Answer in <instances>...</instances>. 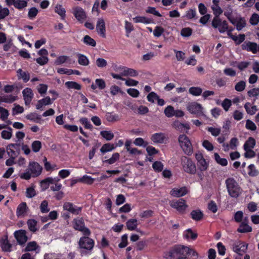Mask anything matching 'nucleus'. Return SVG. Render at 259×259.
Returning a JSON list of instances; mask_svg holds the SVG:
<instances>
[{
	"label": "nucleus",
	"mask_w": 259,
	"mask_h": 259,
	"mask_svg": "<svg viewBox=\"0 0 259 259\" xmlns=\"http://www.w3.org/2000/svg\"><path fill=\"white\" fill-rule=\"evenodd\" d=\"M165 259H197L198 252L194 249L181 244H176L163 252Z\"/></svg>",
	"instance_id": "f257e3e1"
},
{
	"label": "nucleus",
	"mask_w": 259,
	"mask_h": 259,
	"mask_svg": "<svg viewBox=\"0 0 259 259\" xmlns=\"http://www.w3.org/2000/svg\"><path fill=\"white\" fill-rule=\"evenodd\" d=\"M90 236L83 235L80 238L78 242L79 248L81 249L80 252L82 255L87 254L94 247L95 241L89 237Z\"/></svg>",
	"instance_id": "f03ea898"
},
{
	"label": "nucleus",
	"mask_w": 259,
	"mask_h": 259,
	"mask_svg": "<svg viewBox=\"0 0 259 259\" xmlns=\"http://www.w3.org/2000/svg\"><path fill=\"white\" fill-rule=\"evenodd\" d=\"M225 184L229 195L232 198H237L241 193V188L233 178H228L225 180Z\"/></svg>",
	"instance_id": "7ed1b4c3"
},
{
	"label": "nucleus",
	"mask_w": 259,
	"mask_h": 259,
	"mask_svg": "<svg viewBox=\"0 0 259 259\" xmlns=\"http://www.w3.org/2000/svg\"><path fill=\"white\" fill-rule=\"evenodd\" d=\"M178 141L185 153L191 155L193 153L192 144L189 138L185 135H180Z\"/></svg>",
	"instance_id": "20e7f679"
},
{
	"label": "nucleus",
	"mask_w": 259,
	"mask_h": 259,
	"mask_svg": "<svg viewBox=\"0 0 259 259\" xmlns=\"http://www.w3.org/2000/svg\"><path fill=\"white\" fill-rule=\"evenodd\" d=\"M73 224V228L75 230L82 232L83 235H91V232L88 228L85 227L84 221L82 218H80L78 219H74Z\"/></svg>",
	"instance_id": "39448f33"
},
{
	"label": "nucleus",
	"mask_w": 259,
	"mask_h": 259,
	"mask_svg": "<svg viewBox=\"0 0 259 259\" xmlns=\"http://www.w3.org/2000/svg\"><path fill=\"white\" fill-rule=\"evenodd\" d=\"M172 208L176 209L180 214H184L188 207L186 200L181 198L177 201H172L170 204Z\"/></svg>",
	"instance_id": "423d86ee"
},
{
	"label": "nucleus",
	"mask_w": 259,
	"mask_h": 259,
	"mask_svg": "<svg viewBox=\"0 0 259 259\" xmlns=\"http://www.w3.org/2000/svg\"><path fill=\"white\" fill-rule=\"evenodd\" d=\"M248 246V243L243 241H239L233 244L232 250L239 255L241 256L246 252Z\"/></svg>",
	"instance_id": "0eeeda50"
},
{
	"label": "nucleus",
	"mask_w": 259,
	"mask_h": 259,
	"mask_svg": "<svg viewBox=\"0 0 259 259\" xmlns=\"http://www.w3.org/2000/svg\"><path fill=\"white\" fill-rule=\"evenodd\" d=\"M187 110L191 114H195L197 116H201L203 115V107L202 105L197 102H192L187 106Z\"/></svg>",
	"instance_id": "6e6552de"
},
{
	"label": "nucleus",
	"mask_w": 259,
	"mask_h": 259,
	"mask_svg": "<svg viewBox=\"0 0 259 259\" xmlns=\"http://www.w3.org/2000/svg\"><path fill=\"white\" fill-rule=\"evenodd\" d=\"M63 208L64 210H66L74 215L79 214L82 210L81 207L75 205L73 203L70 202H65L63 205Z\"/></svg>",
	"instance_id": "1a4fd4ad"
},
{
	"label": "nucleus",
	"mask_w": 259,
	"mask_h": 259,
	"mask_svg": "<svg viewBox=\"0 0 259 259\" xmlns=\"http://www.w3.org/2000/svg\"><path fill=\"white\" fill-rule=\"evenodd\" d=\"M42 167L38 163L35 161L30 162L27 170H29L33 177L39 176L42 171Z\"/></svg>",
	"instance_id": "9d476101"
},
{
	"label": "nucleus",
	"mask_w": 259,
	"mask_h": 259,
	"mask_svg": "<svg viewBox=\"0 0 259 259\" xmlns=\"http://www.w3.org/2000/svg\"><path fill=\"white\" fill-rule=\"evenodd\" d=\"M186 160L183 161V167L184 171L190 174L196 173V168L195 163L190 158H185Z\"/></svg>",
	"instance_id": "9b49d317"
},
{
	"label": "nucleus",
	"mask_w": 259,
	"mask_h": 259,
	"mask_svg": "<svg viewBox=\"0 0 259 259\" xmlns=\"http://www.w3.org/2000/svg\"><path fill=\"white\" fill-rule=\"evenodd\" d=\"M116 71H121V75L123 76L136 77L139 74L137 70L122 66H119Z\"/></svg>",
	"instance_id": "f8f14e48"
},
{
	"label": "nucleus",
	"mask_w": 259,
	"mask_h": 259,
	"mask_svg": "<svg viewBox=\"0 0 259 259\" xmlns=\"http://www.w3.org/2000/svg\"><path fill=\"white\" fill-rule=\"evenodd\" d=\"M14 235L20 245L25 244L28 240L27 236H26V231L25 230L21 229L16 231Z\"/></svg>",
	"instance_id": "ddd939ff"
},
{
	"label": "nucleus",
	"mask_w": 259,
	"mask_h": 259,
	"mask_svg": "<svg viewBox=\"0 0 259 259\" xmlns=\"http://www.w3.org/2000/svg\"><path fill=\"white\" fill-rule=\"evenodd\" d=\"M73 14L75 18L80 22L82 23L87 18V15L83 9L79 7L73 9Z\"/></svg>",
	"instance_id": "4468645a"
},
{
	"label": "nucleus",
	"mask_w": 259,
	"mask_h": 259,
	"mask_svg": "<svg viewBox=\"0 0 259 259\" xmlns=\"http://www.w3.org/2000/svg\"><path fill=\"white\" fill-rule=\"evenodd\" d=\"M241 48L243 50L251 52L253 54L257 52V45L256 42L245 41L241 45Z\"/></svg>",
	"instance_id": "2eb2a0df"
},
{
	"label": "nucleus",
	"mask_w": 259,
	"mask_h": 259,
	"mask_svg": "<svg viewBox=\"0 0 259 259\" xmlns=\"http://www.w3.org/2000/svg\"><path fill=\"white\" fill-rule=\"evenodd\" d=\"M97 31L100 35L103 38L106 37V26L104 20L103 18H99L98 20L96 25Z\"/></svg>",
	"instance_id": "dca6fc26"
},
{
	"label": "nucleus",
	"mask_w": 259,
	"mask_h": 259,
	"mask_svg": "<svg viewBox=\"0 0 259 259\" xmlns=\"http://www.w3.org/2000/svg\"><path fill=\"white\" fill-rule=\"evenodd\" d=\"M188 189L186 187H182L180 188H174L170 191V195L175 197L184 196L188 193Z\"/></svg>",
	"instance_id": "f3484780"
},
{
	"label": "nucleus",
	"mask_w": 259,
	"mask_h": 259,
	"mask_svg": "<svg viewBox=\"0 0 259 259\" xmlns=\"http://www.w3.org/2000/svg\"><path fill=\"white\" fill-rule=\"evenodd\" d=\"M151 140L155 143L163 144L167 140V138L163 133H157L152 135Z\"/></svg>",
	"instance_id": "a211bd4d"
},
{
	"label": "nucleus",
	"mask_w": 259,
	"mask_h": 259,
	"mask_svg": "<svg viewBox=\"0 0 259 259\" xmlns=\"http://www.w3.org/2000/svg\"><path fill=\"white\" fill-rule=\"evenodd\" d=\"M22 94L25 104L26 105H29L34 96L32 90L30 88H27L23 90Z\"/></svg>",
	"instance_id": "6ab92c4d"
},
{
	"label": "nucleus",
	"mask_w": 259,
	"mask_h": 259,
	"mask_svg": "<svg viewBox=\"0 0 259 259\" xmlns=\"http://www.w3.org/2000/svg\"><path fill=\"white\" fill-rule=\"evenodd\" d=\"M252 231V228L251 226L244 222H241L237 229V232L240 233H248Z\"/></svg>",
	"instance_id": "aec40b11"
},
{
	"label": "nucleus",
	"mask_w": 259,
	"mask_h": 259,
	"mask_svg": "<svg viewBox=\"0 0 259 259\" xmlns=\"http://www.w3.org/2000/svg\"><path fill=\"white\" fill-rule=\"evenodd\" d=\"M174 126L176 129L181 132H184L186 130V133L190 129V127L189 123H182L178 121H176L174 122Z\"/></svg>",
	"instance_id": "412c9836"
},
{
	"label": "nucleus",
	"mask_w": 259,
	"mask_h": 259,
	"mask_svg": "<svg viewBox=\"0 0 259 259\" xmlns=\"http://www.w3.org/2000/svg\"><path fill=\"white\" fill-rule=\"evenodd\" d=\"M26 118L31 121L37 123H41L42 121L41 116L35 112L30 113V114H27L26 116Z\"/></svg>",
	"instance_id": "4be33fe9"
},
{
	"label": "nucleus",
	"mask_w": 259,
	"mask_h": 259,
	"mask_svg": "<svg viewBox=\"0 0 259 259\" xmlns=\"http://www.w3.org/2000/svg\"><path fill=\"white\" fill-rule=\"evenodd\" d=\"M184 238L187 240L191 239L195 240L198 237V234L194 232L191 229H188L184 231L183 233Z\"/></svg>",
	"instance_id": "5701e85b"
},
{
	"label": "nucleus",
	"mask_w": 259,
	"mask_h": 259,
	"mask_svg": "<svg viewBox=\"0 0 259 259\" xmlns=\"http://www.w3.org/2000/svg\"><path fill=\"white\" fill-rule=\"evenodd\" d=\"M76 56L78 59V63L82 66H88L90 64V61L88 57L82 54L77 53Z\"/></svg>",
	"instance_id": "b1692460"
},
{
	"label": "nucleus",
	"mask_w": 259,
	"mask_h": 259,
	"mask_svg": "<svg viewBox=\"0 0 259 259\" xmlns=\"http://www.w3.org/2000/svg\"><path fill=\"white\" fill-rule=\"evenodd\" d=\"M0 243L3 251L5 252H10L11 251L12 245L9 243L7 238L1 239Z\"/></svg>",
	"instance_id": "393cba45"
},
{
	"label": "nucleus",
	"mask_w": 259,
	"mask_h": 259,
	"mask_svg": "<svg viewBox=\"0 0 259 259\" xmlns=\"http://www.w3.org/2000/svg\"><path fill=\"white\" fill-rule=\"evenodd\" d=\"M191 218L196 221L201 220L203 217V213L200 209L193 210L190 213Z\"/></svg>",
	"instance_id": "a878e982"
},
{
	"label": "nucleus",
	"mask_w": 259,
	"mask_h": 259,
	"mask_svg": "<svg viewBox=\"0 0 259 259\" xmlns=\"http://www.w3.org/2000/svg\"><path fill=\"white\" fill-rule=\"evenodd\" d=\"M28 209L26 202H22L17 207V215L19 217L20 216L24 215Z\"/></svg>",
	"instance_id": "bb28decb"
},
{
	"label": "nucleus",
	"mask_w": 259,
	"mask_h": 259,
	"mask_svg": "<svg viewBox=\"0 0 259 259\" xmlns=\"http://www.w3.org/2000/svg\"><path fill=\"white\" fill-rule=\"evenodd\" d=\"M19 79L22 78L24 82H27L30 79V74L27 72H25L22 69H19L17 71Z\"/></svg>",
	"instance_id": "cd10ccee"
},
{
	"label": "nucleus",
	"mask_w": 259,
	"mask_h": 259,
	"mask_svg": "<svg viewBox=\"0 0 259 259\" xmlns=\"http://www.w3.org/2000/svg\"><path fill=\"white\" fill-rule=\"evenodd\" d=\"M16 100V97L12 95H0V103H12Z\"/></svg>",
	"instance_id": "c85d7f7f"
},
{
	"label": "nucleus",
	"mask_w": 259,
	"mask_h": 259,
	"mask_svg": "<svg viewBox=\"0 0 259 259\" xmlns=\"http://www.w3.org/2000/svg\"><path fill=\"white\" fill-rule=\"evenodd\" d=\"M106 120L109 122H114L120 120V117L117 114L107 112L105 115Z\"/></svg>",
	"instance_id": "c756f323"
},
{
	"label": "nucleus",
	"mask_w": 259,
	"mask_h": 259,
	"mask_svg": "<svg viewBox=\"0 0 259 259\" xmlns=\"http://www.w3.org/2000/svg\"><path fill=\"white\" fill-rule=\"evenodd\" d=\"M135 23H142L144 24H150L152 22V20L145 16H137L133 18Z\"/></svg>",
	"instance_id": "7c9ffc66"
},
{
	"label": "nucleus",
	"mask_w": 259,
	"mask_h": 259,
	"mask_svg": "<svg viewBox=\"0 0 259 259\" xmlns=\"http://www.w3.org/2000/svg\"><path fill=\"white\" fill-rule=\"evenodd\" d=\"M55 12L60 15L62 19H64L66 17V10L61 5L57 4L55 8Z\"/></svg>",
	"instance_id": "2f4dec72"
},
{
	"label": "nucleus",
	"mask_w": 259,
	"mask_h": 259,
	"mask_svg": "<svg viewBox=\"0 0 259 259\" xmlns=\"http://www.w3.org/2000/svg\"><path fill=\"white\" fill-rule=\"evenodd\" d=\"M248 175L251 177H255L258 175L259 171L256 169L253 164H250L248 166Z\"/></svg>",
	"instance_id": "473e14b6"
},
{
	"label": "nucleus",
	"mask_w": 259,
	"mask_h": 259,
	"mask_svg": "<svg viewBox=\"0 0 259 259\" xmlns=\"http://www.w3.org/2000/svg\"><path fill=\"white\" fill-rule=\"evenodd\" d=\"M255 145V140L252 137H249L247 140L245 142L243 145L244 150L246 149H252L253 148Z\"/></svg>",
	"instance_id": "72a5a7b5"
},
{
	"label": "nucleus",
	"mask_w": 259,
	"mask_h": 259,
	"mask_svg": "<svg viewBox=\"0 0 259 259\" xmlns=\"http://www.w3.org/2000/svg\"><path fill=\"white\" fill-rule=\"evenodd\" d=\"M137 220L135 219H132L128 220L126 223L127 228L128 230H135L137 227Z\"/></svg>",
	"instance_id": "f704fd0d"
},
{
	"label": "nucleus",
	"mask_w": 259,
	"mask_h": 259,
	"mask_svg": "<svg viewBox=\"0 0 259 259\" xmlns=\"http://www.w3.org/2000/svg\"><path fill=\"white\" fill-rule=\"evenodd\" d=\"M115 146L113 144L110 143L104 144L100 149L101 152L104 154L107 152L111 151L115 149Z\"/></svg>",
	"instance_id": "c9c22d12"
},
{
	"label": "nucleus",
	"mask_w": 259,
	"mask_h": 259,
	"mask_svg": "<svg viewBox=\"0 0 259 259\" xmlns=\"http://www.w3.org/2000/svg\"><path fill=\"white\" fill-rule=\"evenodd\" d=\"M27 223L28 228L30 231L35 232L37 230L36 228L37 222L35 220L29 219L28 220Z\"/></svg>",
	"instance_id": "e433bc0d"
},
{
	"label": "nucleus",
	"mask_w": 259,
	"mask_h": 259,
	"mask_svg": "<svg viewBox=\"0 0 259 259\" xmlns=\"http://www.w3.org/2000/svg\"><path fill=\"white\" fill-rule=\"evenodd\" d=\"M65 86L69 89H75L80 90L81 89V85L76 82L72 81H68L65 82Z\"/></svg>",
	"instance_id": "4c0bfd02"
},
{
	"label": "nucleus",
	"mask_w": 259,
	"mask_h": 259,
	"mask_svg": "<svg viewBox=\"0 0 259 259\" xmlns=\"http://www.w3.org/2000/svg\"><path fill=\"white\" fill-rule=\"evenodd\" d=\"M189 93L194 96H199L201 95L202 90L198 87H192L189 88Z\"/></svg>",
	"instance_id": "58836bf2"
},
{
	"label": "nucleus",
	"mask_w": 259,
	"mask_h": 259,
	"mask_svg": "<svg viewBox=\"0 0 259 259\" xmlns=\"http://www.w3.org/2000/svg\"><path fill=\"white\" fill-rule=\"evenodd\" d=\"M52 177H48L40 182V187L42 190H46L49 188V186L51 184Z\"/></svg>",
	"instance_id": "ea45409f"
},
{
	"label": "nucleus",
	"mask_w": 259,
	"mask_h": 259,
	"mask_svg": "<svg viewBox=\"0 0 259 259\" xmlns=\"http://www.w3.org/2000/svg\"><path fill=\"white\" fill-rule=\"evenodd\" d=\"M214 157L216 162L222 166H225L228 164V161L226 158H221L218 153L214 154Z\"/></svg>",
	"instance_id": "a19ab883"
},
{
	"label": "nucleus",
	"mask_w": 259,
	"mask_h": 259,
	"mask_svg": "<svg viewBox=\"0 0 259 259\" xmlns=\"http://www.w3.org/2000/svg\"><path fill=\"white\" fill-rule=\"evenodd\" d=\"M119 154L117 152L114 153L112 154V157L107 160H105L103 161V163H108L109 164H112L114 163L116 161L118 160L119 159Z\"/></svg>",
	"instance_id": "79ce46f5"
},
{
	"label": "nucleus",
	"mask_w": 259,
	"mask_h": 259,
	"mask_svg": "<svg viewBox=\"0 0 259 259\" xmlns=\"http://www.w3.org/2000/svg\"><path fill=\"white\" fill-rule=\"evenodd\" d=\"M163 164L159 161H156L152 164V168L156 172L162 171L163 170Z\"/></svg>",
	"instance_id": "37998d69"
},
{
	"label": "nucleus",
	"mask_w": 259,
	"mask_h": 259,
	"mask_svg": "<svg viewBox=\"0 0 259 259\" xmlns=\"http://www.w3.org/2000/svg\"><path fill=\"white\" fill-rule=\"evenodd\" d=\"M83 42L85 45L92 47H95L96 45V41L88 35L84 36L83 38Z\"/></svg>",
	"instance_id": "c03bdc74"
},
{
	"label": "nucleus",
	"mask_w": 259,
	"mask_h": 259,
	"mask_svg": "<svg viewBox=\"0 0 259 259\" xmlns=\"http://www.w3.org/2000/svg\"><path fill=\"white\" fill-rule=\"evenodd\" d=\"M250 106V103L249 102H247L244 105V108L246 110L247 113L250 115H253L255 114L256 111L257 110V107L255 105H253L251 106V109H250L249 107Z\"/></svg>",
	"instance_id": "a18cd8bd"
},
{
	"label": "nucleus",
	"mask_w": 259,
	"mask_h": 259,
	"mask_svg": "<svg viewBox=\"0 0 259 259\" xmlns=\"http://www.w3.org/2000/svg\"><path fill=\"white\" fill-rule=\"evenodd\" d=\"M38 245L37 244L35 241H31L27 243V246L25 248V251H32L36 250L38 247Z\"/></svg>",
	"instance_id": "49530a36"
},
{
	"label": "nucleus",
	"mask_w": 259,
	"mask_h": 259,
	"mask_svg": "<svg viewBox=\"0 0 259 259\" xmlns=\"http://www.w3.org/2000/svg\"><path fill=\"white\" fill-rule=\"evenodd\" d=\"M9 131L4 130L1 133L2 138L5 140H9L11 138L12 136V128L11 127H8Z\"/></svg>",
	"instance_id": "de8ad7c7"
},
{
	"label": "nucleus",
	"mask_w": 259,
	"mask_h": 259,
	"mask_svg": "<svg viewBox=\"0 0 259 259\" xmlns=\"http://www.w3.org/2000/svg\"><path fill=\"white\" fill-rule=\"evenodd\" d=\"M27 1L25 0H16L14 7L19 10H22L27 6Z\"/></svg>",
	"instance_id": "09e8293b"
},
{
	"label": "nucleus",
	"mask_w": 259,
	"mask_h": 259,
	"mask_svg": "<svg viewBox=\"0 0 259 259\" xmlns=\"http://www.w3.org/2000/svg\"><path fill=\"white\" fill-rule=\"evenodd\" d=\"M197 165L200 170L202 171H205L208 167V163L204 159L202 160L197 162Z\"/></svg>",
	"instance_id": "8fccbe9b"
},
{
	"label": "nucleus",
	"mask_w": 259,
	"mask_h": 259,
	"mask_svg": "<svg viewBox=\"0 0 259 259\" xmlns=\"http://www.w3.org/2000/svg\"><path fill=\"white\" fill-rule=\"evenodd\" d=\"M9 115V111L7 109L0 106V118L3 121H5L8 119Z\"/></svg>",
	"instance_id": "3c124183"
},
{
	"label": "nucleus",
	"mask_w": 259,
	"mask_h": 259,
	"mask_svg": "<svg viewBox=\"0 0 259 259\" xmlns=\"http://www.w3.org/2000/svg\"><path fill=\"white\" fill-rule=\"evenodd\" d=\"M100 135L107 141H110L114 138V134L111 131H103Z\"/></svg>",
	"instance_id": "603ef678"
},
{
	"label": "nucleus",
	"mask_w": 259,
	"mask_h": 259,
	"mask_svg": "<svg viewBox=\"0 0 259 259\" xmlns=\"http://www.w3.org/2000/svg\"><path fill=\"white\" fill-rule=\"evenodd\" d=\"M243 213L242 211H236L233 216V220L236 223H240L243 220Z\"/></svg>",
	"instance_id": "864d4df0"
},
{
	"label": "nucleus",
	"mask_w": 259,
	"mask_h": 259,
	"mask_svg": "<svg viewBox=\"0 0 259 259\" xmlns=\"http://www.w3.org/2000/svg\"><path fill=\"white\" fill-rule=\"evenodd\" d=\"M79 122L84 125L86 129L92 130L93 125L87 117H82L79 119Z\"/></svg>",
	"instance_id": "5fc2aeb1"
},
{
	"label": "nucleus",
	"mask_w": 259,
	"mask_h": 259,
	"mask_svg": "<svg viewBox=\"0 0 259 259\" xmlns=\"http://www.w3.org/2000/svg\"><path fill=\"white\" fill-rule=\"evenodd\" d=\"M94 181L93 178L91 176L84 175L79 179V182L84 183L89 185L92 184Z\"/></svg>",
	"instance_id": "6e6d98bb"
},
{
	"label": "nucleus",
	"mask_w": 259,
	"mask_h": 259,
	"mask_svg": "<svg viewBox=\"0 0 259 259\" xmlns=\"http://www.w3.org/2000/svg\"><path fill=\"white\" fill-rule=\"evenodd\" d=\"M174 52L176 54V57L178 61H184L185 59V53L181 51H178L174 49Z\"/></svg>",
	"instance_id": "4d7b16f0"
},
{
	"label": "nucleus",
	"mask_w": 259,
	"mask_h": 259,
	"mask_svg": "<svg viewBox=\"0 0 259 259\" xmlns=\"http://www.w3.org/2000/svg\"><path fill=\"white\" fill-rule=\"evenodd\" d=\"M158 97L156 93L154 92H151L147 96V99L149 102L154 103L155 100H157L158 99Z\"/></svg>",
	"instance_id": "13d9d810"
},
{
	"label": "nucleus",
	"mask_w": 259,
	"mask_h": 259,
	"mask_svg": "<svg viewBox=\"0 0 259 259\" xmlns=\"http://www.w3.org/2000/svg\"><path fill=\"white\" fill-rule=\"evenodd\" d=\"M164 112L167 117H171L174 116L175 110L172 106H168L165 108Z\"/></svg>",
	"instance_id": "bf43d9fd"
},
{
	"label": "nucleus",
	"mask_w": 259,
	"mask_h": 259,
	"mask_svg": "<svg viewBox=\"0 0 259 259\" xmlns=\"http://www.w3.org/2000/svg\"><path fill=\"white\" fill-rule=\"evenodd\" d=\"M32 149L34 152H38L41 148V143L39 141H34L31 145Z\"/></svg>",
	"instance_id": "052dcab7"
},
{
	"label": "nucleus",
	"mask_w": 259,
	"mask_h": 259,
	"mask_svg": "<svg viewBox=\"0 0 259 259\" xmlns=\"http://www.w3.org/2000/svg\"><path fill=\"white\" fill-rule=\"evenodd\" d=\"M38 10L35 7L31 8L28 13V16L30 20H33L38 14Z\"/></svg>",
	"instance_id": "680f3d73"
},
{
	"label": "nucleus",
	"mask_w": 259,
	"mask_h": 259,
	"mask_svg": "<svg viewBox=\"0 0 259 259\" xmlns=\"http://www.w3.org/2000/svg\"><path fill=\"white\" fill-rule=\"evenodd\" d=\"M36 195L34 188L32 187H28L26 189V196L27 198H31L34 197Z\"/></svg>",
	"instance_id": "e2e57ef3"
},
{
	"label": "nucleus",
	"mask_w": 259,
	"mask_h": 259,
	"mask_svg": "<svg viewBox=\"0 0 259 259\" xmlns=\"http://www.w3.org/2000/svg\"><path fill=\"white\" fill-rule=\"evenodd\" d=\"M246 21L243 18H240L239 20L237 21L236 23V29L238 31L241 30L243 28H244L246 26Z\"/></svg>",
	"instance_id": "0e129e2a"
},
{
	"label": "nucleus",
	"mask_w": 259,
	"mask_h": 259,
	"mask_svg": "<svg viewBox=\"0 0 259 259\" xmlns=\"http://www.w3.org/2000/svg\"><path fill=\"white\" fill-rule=\"evenodd\" d=\"M246 87V83L243 80H241L237 82L235 85V90L238 92L243 91Z\"/></svg>",
	"instance_id": "69168bd1"
},
{
	"label": "nucleus",
	"mask_w": 259,
	"mask_h": 259,
	"mask_svg": "<svg viewBox=\"0 0 259 259\" xmlns=\"http://www.w3.org/2000/svg\"><path fill=\"white\" fill-rule=\"evenodd\" d=\"M220 33H224L228 29V24L226 20L222 21L221 24L217 28Z\"/></svg>",
	"instance_id": "338daca9"
},
{
	"label": "nucleus",
	"mask_w": 259,
	"mask_h": 259,
	"mask_svg": "<svg viewBox=\"0 0 259 259\" xmlns=\"http://www.w3.org/2000/svg\"><path fill=\"white\" fill-rule=\"evenodd\" d=\"M249 22L252 25H256L259 22V15L257 14L253 13L250 19Z\"/></svg>",
	"instance_id": "774afa93"
}]
</instances>
